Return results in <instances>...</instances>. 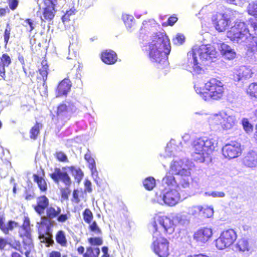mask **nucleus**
<instances>
[{
  "label": "nucleus",
  "instance_id": "nucleus-2",
  "mask_svg": "<svg viewBox=\"0 0 257 257\" xmlns=\"http://www.w3.org/2000/svg\"><path fill=\"white\" fill-rule=\"evenodd\" d=\"M186 221V217L180 214H177L171 217L167 216H158L154 218L152 223L154 233L156 237L162 232L170 233L173 231L174 226L183 225Z\"/></svg>",
  "mask_w": 257,
  "mask_h": 257
},
{
  "label": "nucleus",
  "instance_id": "nucleus-25",
  "mask_svg": "<svg viewBox=\"0 0 257 257\" xmlns=\"http://www.w3.org/2000/svg\"><path fill=\"white\" fill-rule=\"evenodd\" d=\"M55 7L54 5H48L43 8L42 16L40 17L42 21L45 22L53 19L56 12Z\"/></svg>",
  "mask_w": 257,
  "mask_h": 257
},
{
  "label": "nucleus",
  "instance_id": "nucleus-53",
  "mask_svg": "<svg viewBox=\"0 0 257 257\" xmlns=\"http://www.w3.org/2000/svg\"><path fill=\"white\" fill-rule=\"evenodd\" d=\"M72 202L78 204L80 202V200L79 197V191L77 189H74L72 193V198L71 199Z\"/></svg>",
  "mask_w": 257,
  "mask_h": 257
},
{
  "label": "nucleus",
  "instance_id": "nucleus-41",
  "mask_svg": "<svg viewBox=\"0 0 257 257\" xmlns=\"http://www.w3.org/2000/svg\"><path fill=\"white\" fill-rule=\"evenodd\" d=\"M82 215L83 219L86 223L90 224L93 218V215L92 211L89 208L84 209Z\"/></svg>",
  "mask_w": 257,
  "mask_h": 257
},
{
  "label": "nucleus",
  "instance_id": "nucleus-34",
  "mask_svg": "<svg viewBox=\"0 0 257 257\" xmlns=\"http://www.w3.org/2000/svg\"><path fill=\"white\" fill-rule=\"evenodd\" d=\"M84 159L88 164V167L90 170L91 174L93 175L97 173L95 162L91 155L89 153L86 154L84 155Z\"/></svg>",
  "mask_w": 257,
  "mask_h": 257
},
{
  "label": "nucleus",
  "instance_id": "nucleus-3",
  "mask_svg": "<svg viewBox=\"0 0 257 257\" xmlns=\"http://www.w3.org/2000/svg\"><path fill=\"white\" fill-rule=\"evenodd\" d=\"M225 88L220 80L212 78L205 83L203 87L197 88L196 92L205 100H219L224 96Z\"/></svg>",
  "mask_w": 257,
  "mask_h": 257
},
{
  "label": "nucleus",
  "instance_id": "nucleus-36",
  "mask_svg": "<svg viewBox=\"0 0 257 257\" xmlns=\"http://www.w3.org/2000/svg\"><path fill=\"white\" fill-rule=\"evenodd\" d=\"M100 249L98 247L92 248L91 246L86 248V252L83 253V257H98Z\"/></svg>",
  "mask_w": 257,
  "mask_h": 257
},
{
  "label": "nucleus",
  "instance_id": "nucleus-5",
  "mask_svg": "<svg viewBox=\"0 0 257 257\" xmlns=\"http://www.w3.org/2000/svg\"><path fill=\"white\" fill-rule=\"evenodd\" d=\"M75 109L74 103L69 102L66 105L63 102L58 105L56 112L53 113L51 111L50 116L55 123L63 126L70 120L71 114L74 112Z\"/></svg>",
  "mask_w": 257,
  "mask_h": 257
},
{
  "label": "nucleus",
  "instance_id": "nucleus-23",
  "mask_svg": "<svg viewBox=\"0 0 257 257\" xmlns=\"http://www.w3.org/2000/svg\"><path fill=\"white\" fill-rule=\"evenodd\" d=\"M219 51L222 57L227 60H232L236 56V53L234 50L224 43L220 44Z\"/></svg>",
  "mask_w": 257,
  "mask_h": 257
},
{
  "label": "nucleus",
  "instance_id": "nucleus-63",
  "mask_svg": "<svg viewBox=\"0 0 257 257\" xmlns=\"http://www.w3.org/2000/svg\"><path fill=\"white\" fill-rule=\"evenodd\" d=\"M187 257H209L207 255L204 253L190 254Z\"/></svg>",
  "mask_w": 257,
  "mask_h": 257
},
{
  "label": "nucleus",
  "instance_id": "nucleus-58",
  "mask_svg": "<svg viewBox=\"0 0 257 257\" xmlns=\"http://www.w3.org/2000/svg\"><path fill=\"white\" fill-rule=\"evenodd\" d=\"M41 45L40 43L38 44H34L31 46V50L35 54H37L40 51Z\"/></svg>",
  "mask_w": 257,
  "mask_h": 257
},
{
  "label": "nucleus",
  "instance_id": "nucleus-60",
  "mask_svg": "<svg viewBox=\"0 0 257 257\" xmlns=\"http://www.w3.org/2000/svg\"><path fill=\"white\" fill-rule=\"evenodd\" d=\"M61 253L57 250H52L47 255V257H61Z\"/></svg>",
  "mask_w": 257,
  "mask_h": 257
},
{
  "label": "nucleus",
  "instance_id": "nucleus-7",
  "mask_svg": "<svg viewBox=\"0 0 257 257\" xmlns=\"http://www.w3.org/2000/svg\"><path fill=\"white\" fill-rule=\"evenodd\" d=\"M246 24L243 22L236 21L227 32V37L233 42L243 43L249 35Z\"/></svg>",
  "mask_w": 257,
  "mask_h": 257
},
{
  "label": "nucleus",
  "instance_id": "nucleus-24",
  "mask_svg": "<svg viewBox=\"0 0 257 257\" xmlns=\"http://www.w3.org/2000/svg\"><path fill=\"white\" fill-rule=\"evenodd\" d=\"M20 236L22 238L26 237L28 241L32 240L30 220L28 217L24 218L23 224L20 227Z\"/></svg>",
  "mask_w": 257,
  "mask_h": 257
},
{
  "label": "nucleus",
  "instance_id": "nucleus-18",
  "mask_svg": "<svg viewBox=\"0 0 257 257\" xmlns=\"http://www.w3.org/2000/svg\"><path fill=\"white\" fill-rule=\"evenodd\" d=\"M213 235L212 230L210 228L203 227L198 229L194 234V238L201 243H206L211 239Z\"/></svg>",
  "mask_w": 257,
  "mask_h": 257
},
{
  "label": "nucleus",
  "instance_id": "nucleus-27",
  "mask_svg": "<svg viewBox=\"0 0 257 257\" xmlns=\"http://www.w3.org/2000/svg\"><path fill=\"white\" fill-rule=\"evenodd\" d=\"M5 217L4 215H0V229L6 234H8L10 231L13 230L15 227L18 225V223L13 220H9L7 224H5Z\"/></svg>",
  "mask_w": 257,
  "mask_h": 257
},
{
  "label": "nucleus",
  "instance_id": "nucleus-29",
  "mask_svg": "<svg viewBox=\"0 0 257 257\" xmlns=\"http://www.w3.org/2000/svg\"><path fill=\"white\" fill-rule=\"evenodd\" d=\"M11 63V58L10 56L7 54H3L0 57V76L5 78L6 75L5 67H8Z\"/></svg>",
  "mask_w": 257,
  "mask_h": 257
},
{
  "label": "nucleus",
  "instance_id": "nucleus-21",
  "mask_svg": "<svg viewBox=\"0 0 257 257\" xmlns=\"http://www.w3.org/2000/svg\"><path fill=\"white\" fill-rule=\"evenodd\" d=\"M101 61L106 64L112 65L117 61L116 53L111 49H106L102 51L100 55Z\"/></svg>",
  "mask_w": 257,
  "mask_h": 257
},
{
  "label": "nucleus",
  "instance_id": "nucleus-31",
  "mask_svg": "<svg viewBox=\"0 0 257 257\" xmlns=\"http://www.w3.org/2000/svg\"><path fill=\"white\" fill-rule=\"evenodd\" d=\"M68 168L71 172L72 176L74 177L76 182L78 184L80 183L84 176V174L81 169L80 168H76L73 166H70Z\"/></svg>",
  "mask_w": 257,
  "mask_h": 257
},
{
  "label": "nucleus",
  "instance_id": "nucleus-35",
  "mask_svg": "<svg viewBox=\"0 0 257 257\" xmlns=\"http://www.w3.org/2000/svg\"><path fill=\"white\" fill-rule=\"evenodd\" d=\"M56 241L62 246H66L67 243L65 232L63 230H59L55 235Z\"/></svg>",
  "mask_w": 257,
  "mask_h": 257
},
{
  "label": "nucleus",
  "instance_id": "nucleus-39",
  "mask_svg": "<svg viewBox=\"0 0 257 257\" xmlns=\"http://www.w3.org/2000/svg\"><path fill=\"white\" fill-rule=\"evenodd\" d=\"M252 74L253 72L251 71V69L247 67H243L239 72L238 80L242 78H249L252 77Z\"/></svg>",
  "mask_w": 257,
  "mask_h": 257
},
{
  "label": "nucleus",
  "instance_id": "nucleus-33",
  "mask_svg": "<svg viewBox=\"0 0 257 257\" xmlns=\"http://www.w3.org/2000/svg\"><path fill=\"white\" fill-rule=\"evenodd\" d=\"M245 92L251 98L257 99V82H252L247 87Z\"/></svg>",
  "mask_w": 257,
  "mask_h": 257
},
{
  "label": "nucleus",
  "instance_id": "nucleus-11",
  "mask_svg": "<svg viewBox=\"0 0 257 257\" xmlns=\"http://www.w3.org/2000/svg\"><path fill=\"white\" fill-rule=\"evenodd\" d=\"M152 249L159 257H168L169 254V242L164 237L157 238L152 244Z\"/></svg>",
  "mask_w": 257,
  "mask_h": 257
},
{
  "label": "nucleus",
  "instance_id": "nucleus-30",
  "mask_svg": "<svg viewBox=\"0 0 257 257\" xmlns=\"http://www.w3.org/2000/svg\"><path fill=\"white\" fill-rule=\"evenodd\" d=\"M43 127L41 122H36L35 124L30 128L29 134L30 138L33 140H36L40 134V130Z\"/></svg>",
  "mask_w": 257,
  "mask_h": 257
},
{
  "label": "nucleus",
  "instance_id": "nucleus-44",
  "mask_svg": "<svg viewBox=\"0 0 257 257\" xmlns=\"http://www.w3.org/2000/svg\"><path fill=\"white\" fill-rule=\"evenodd\" d=\"M23 244L24 245V248L26 249L25 252V256L26 257H30V254L32 249L34 248V245L32 240L28 241L26 242L24 240L23 241Z\"/></svg>",
  "mask_w": 257,
  "mask_h": 257
},
{
  "label": "nucleus",
  "instance_id": "nucleus-37",
  "mask_svg": "<svg viewBox=\"0 0 257 257\" xmlns=\"http://www.w3.org/2000/svg\"><path fill=\"white\" fill-rule=\"evenodd\" d=\"M247 12L249 15L257 18V0L249 3Z\"/></svg>",
  "mask_w": 257,
  "mask_h": 257
},
{
  "label": "nucleus",
  "instance_id": "nucleus-16",
  "mask_svg": "<svg viewBox=\"0 0 257 257\" xmlns=\"http://www.w3.org/2000/svg\"><path fill=\"white\" fill-rule=\"evenodd\" d=\"M49 65L47 60L44 58L42 61L41 63V67L39 68L38 71L42 77L43 80V90L41 91V88H39V92L41 95L43 96L47 94V86L46 85V82L47 79L48 71H49Z\"/></svg>",
  "mask_w": 257,
  "mask_h": 257
},
{
  "label": "nucleus",
  "instance_id": "nucleus-15",
  "mask_svg": "<svg viewBox=\"0 0 257 257\" xmlns=\"http://www.w3.org/2000/svg\"><path fill=\"white\" fill-rule=\"evenodd\" d=\"M162 199L165 204L172 206L175 205L180 201L181 196L177 190L171 189L163 194Z\"/></svg>",
  "mask_w": 257,
  "mask_h": 257
},
{
  "label": "nucleus",
  "instance_id": "nucleus-22",
  "mask_svg": "<svg viewBox=\"0 0 257 257\" xmlns=\"http://www.w3.org/2000/svg\"><path fill=\"white\" fill-rule=\"evenodd\" d=\"M243 43L245 46V49L248 54L253 55L257 52L256 37L249 34Z\"/></svg>",
  "mask_w": 257,
  "mask_h": 257
},
{
  "label": "nucleus",
  "instance_id": "nucleus-28",
  "mask_svg": "<svg viewBox=\"0 0 257 257\" xmlns=\"http://www.w3.org/2000/svg\"><path fill=\"white\" fill-rule=\"evenodd\" d=\"M244 166L249 168L257 166V154L254 152H249L243 159Z\"/></svg>",
  "mask_w": 257,
  "mask_h": 257
},
{
  "label": "nucleus",
  "instance_id": "nucleus-13",
  "mask_svg": "<svg viewBox=\"0 0 257 257\" xmlns=\"http://www.w3.org/2000/svg\"><path fill=\"white\" fill-rule=\"evenodd\" d=\"M222 153L224 158L227 159L236 158L242 154L241 145L236 142H232L222 147Z\"/></svg>",
  "mask_w": 257,
  "mask_h": 257
},
{
  "label": "nucleus",
  "instance_id": "nucleus-38",
  "mask_svg": "<svg viewBox=\"0 0 257 257\" xmlns=\"http://www.w3.org/2000/svg\"><path fill=\"white\" fill-rule=\"evenodd\" d=\"M143 185L147 190H151L156 185V180L152 177H147L144 180Z\"/></svg>",
  "mask_w": 257,
  "mask_h": 257
},
{
  "label": "nucleus",
  "instance_id": "nucleus-64",
  "mask_svg": "<svg viewBox=\"0 0 257 257\" xmlns=\"http://www.w3.org/2000/svg\"><path fill=\"white\" fill-rule=\"evenodd\" d=\"M84 247L83 246H79L77 248V251L79 254H83L84 253Z\"/></svg>",
  "mask_w": 257,
  "mask_h": 257
},
{
  "label": "nucleus",
  "instance_id": "nucleus-51",
  "mask_svg": "<svg viewBox=\"0 0 257 257\" xmlns=\"http://www.w3.org/2000/svg\"><path fill=\"white\" fill-rule=\"evenodd\" d=\"M76 10L75 9L72 10L70 9L69 11H67L65 14L62 17V20L63 22L65 21H69V17L71 15H74L75 13Z\"/></svg>",
  "mask_w": 257,
  "mask_h": 257
},
{
  "label": "nucleus",
  "instance_id": "nucleus-59",
  "mask_svg": "<svg viewBox=\"0 0 257 257\" xmlns=\"http://www.w3.org/2000/svg\"><path fill=\"white\" fill-rule=\"evenodd\" d=\"M10 12V10L7 6L5 8H0V17L2 18L6 16Z\"/></svg>",
  "mask_w": 257,
  "mask_h": 257
},
{
  "label": "nucleus",
  "instance_id": "nucleus-50",
  "mask_svg": "<svg viewBox=\"0 0 257 257\" xmlns=\"http://www.w3.org/2000/svg\"><path fill=\"white\" fill-rule=\"evenodd\" d=\"M24 22L26 23L24 25V27L27 28L29 32H31L34 29L33 21L31 19L27 18L25 20Z\"/></svg>",
  "mask_w": 257,
  "mask_h": 257
},
{
  "label": "nucleus",
  "instance_id": "nucleus-61",
  "mask_svg": "<svg viewBox=\"0 0 257 257\" xmlns=\"http://www.w3.org/2000/svg\"><path fill=\"white\" fill-rule=\"evenodd\" d=\"M8 244V242L6 239L0 237V249H4Z\"/></svg>",
  "mask_w": 257,
  "mask_h": 257
},
{
  "label": "nucleus",
  "instance_id": "nucleus-48",
  "mask_svg": "<svg viewBox=\"0 0 257 257\" xmlns=\"http://www.w3.org/2000/svg\"><path fill=\"white\" fill-rule=\"evenodd\" d=\"M178 21V18L175 15L170 16L165 23H163V26H173Z\"/></svg>",
  "mask_w": 257,
  "mask_h": 257
},
{
  "label": "nucleus",
  "instance_id": "nucleus-1",
  "mask_svg": "<svg viewBox=\"0 0 257 257\" xmlns=\"http://www.w3.org/2000/svg\"><path fill=\"white\" fill-rule=\"evenodd\" d=\"M149 57L156 63V67L163 69L169 65L167 54L170 52V40L166 34L156 33L147 44Z\"/></svg>",
  "mask_w": 257,
  "mask_h": 257
},
{
  "label": "nucleus",
  "instance_id": "nucleus-57",
  "mask_svg": "<svg viewBox=\"0 0 257 257\" xmlns=\"http://www.w3.org/2000/svg\"><path fill=\"white\" fill-rule=\"evenodd\" d=\"M11 247L15 250L19 251L22 253H23L22 245L19 241H15L13 244L11 245Z\"/></svg>",
  "mask_w": 257,
  "mask_h": 257
},
{
  "label": "nucleus",
  "instance_id": "nucleus-62",
  "mask_svg": "<svg viewBox=\"0 0 257 257\" xmlns=\"http://www.w3.org/2000/svg\"><path fill=\"white\" fill-rule=\"evenodd\" d=\"M210 195L213 197H223L225 196V193L223 192H212Z\"/></svg>",
  "mask_w": 257,
  "mask_h": 257
},
{
  "label": "nucleus",
  "instance_id": "nucleus-47",
  "mask_svg": "<svg viewBox=\"0 0 257 257\" xmlns=\"http://www.w3.org/2000/svg\"><path fill=\"white\" fill-rule=\"evenodd\" d=\"M55 157L60 162H67L68 159L67 156L62 152H57L55 154Z\"/></svg>",
  "mask_w": 257,
  "mask_h": 257
},
{
  "label": "nucleus",
  "instance_id": "nucleus-26",
  "mask_svg": "<svg viewBox=\"0 0 257 257\" xmlns=\"http://www.w3.org/2000/svg\"><path fill=\"white\" fill-rule=\"evenodd\" d=\"M42 176H40L38 174H34L33 178L34 181L37 183V186L41 192H46L48 190L47 183L44 179L45 172L43 169H42Z\"/></svg>",
  "mask_w": 257,
  "mask_h": 257
},
{
  "label": "nucleus",
  "instance_id": "nucleus-4",
  "mask_svg": "<svg viewBox=\"0 0 257 257\" xmlns=\"http://www.w3.org/2000/svg\"><path fill=\"white\" fill-rule=\"evenodd\" d=\"M193 157L196 162L203 163L209 158L215 149L214 143L212 139L200 138L193 141L192 143Z\"/></svg>",
  "mask_w": 257,
  "mask_h": 257
},
{
  "label": "nucleus",
  "instance_id": "nucleus-45",
  "mask_svg": "<svg viewBox=\"0 0 257 257\" xmlns=\"http://www.w3.org/2000/svg\"><path fill=\"white\" fill-rule=\"evenodd\" d=\"M88 241L92 245H100L103 243L102 239L99 237H90L88 239Z\"/></svg>",
  "mask_w": 257,
  "mask_h": 257
},
{
  "label": "nucleus",
  "instance_id": "nucleus-49",
  "mask_svg": "<svg viewBox=\"0 0 257 257\" xmlns=\"http://www.w3.org/2000/svg\"><path fill=\"white\" fill-rule=\"evenodd\" d=\"M9 5V9L11 11H15L19 6V0H7Z\"/></svg>",
  "mask_w": 257,
  "mask_h": 257
},
{
  "label": "nucleus",
  "instance_id": "nucleus-8",
  "mask_svg": "<svg viewBox=\"0 0 257 257\" xmlns=\"http://www.w3.org/2000/svg\"><path fill=\"white\" fill-rule=\"evenodd\" d=\"M50 178L55 182L61 181L66 187L60 189L61 195L62 199L67 200L70 194L71 190L69 187L71 184V180L66 172H62L59 168H55L54 173L49 175Z\"/></svg>",
  "mask_w": 257,
  "mask_h": 257
},
{
  "label": "nucleus",
  "instance_id": "nucleus-17",
  "mask_svg": "<svg viewBox=\"0 0 257 257\" xmlns=\"http://www.w3.org/2000/svg\"><path fill=\"white\" fill-rule=\"evenodd\" d=\"M171 170L175 175L188 176L191 174L190 168L181 160L174 161L171 165Z\"/></svg>",
  "mask_w": 257,
  "mask_h": 257
},
{
  "label": "nucleus",
  "instance_id": "nucleus-10",
  "mask_svg": "<svg viewBox=\"0 0 257 257\" xmlns=\"http://www.w3.org/2000/svg\"><path fill=\"white\" fill-rule=\"evenodd\" d=\"M209 120L212 124L220 125L225 130L231 128L235 123L234 117L228 115L224 112L213 114L209 118Z\"/></svg>",
  "mask_w": 257,
  "mask_h": 257
},
{
  "label": "nucleus",
  "instance_id": "nucleus-6",
  "mask_svg": "<svg viewBox=\"0 0 257 257\" xmlns=\"http://www.w3.org/2000/svg\"><path fill=\"white\" fill-rule=\"evenodd\" d=\"M192 53L193 58V69L194 71L197 73H200L202 70L197 61V56L203 61L215 57L216 54L215 49L210 45H202L198 48L193 49Z\"/></svg>",
  "mask_w": 257,
  "mask_h": 257
},
{
  "label": "nucleus",
  "instance_id": "nucleus-32",
  "mask_svg": "<svg viewBox=\"0 0 257 257\" xmlns=\"http://www.w3.org/2000/svg\"><path fill=\"white\" fill-rule=\"evenodd\" d=\"M235 248L238 251H248L249 249V243L246 239L241 238L238 240L235 244Z\"/></svg>",
  "mask_w": 257,
  "mask_h": 257
},
{
  "label": "nucleus",
  "instance_id": "nucleus-19",
  "mask_svg": "<svg viewBox=\"0 0 257 257\" xmlns=\"http://www.w3.org/2000/svg\"><path fill=\"white\" fill-rule=\"evenodd\" d=\"M49 205V199L44 195L39 196L36 198V203L33 205L34 210L39 215L43 214Z\"/></svg>",
  "mask_w": 257,
  "mask_h": 257
},
{
  "label": "nucleus",
  "instance_id": "nucleus-40",
  "mask_svg": "<svg viewBox=\"0 0 257 257\" xmlns=\"http://www.w3.org/2000/svg\"><path fill=\"white\" fill-rule=\"evenodd\" d=\"M241 124L244 131L247 134L251 133L253 131V126L249 121L247 118H243L241 120Z\"/></svg>",
  "mask_w": 257,
  "mask_h": 257
},
{
  "label": "nucleus",
  "instance_id": "nucleus-12",
  "mask_svg": "<svg viewBox=\"0 0 257 257\" xmlns=\"http://www.w3.org/2000/svg\"><path fill=\"white\" fill-rule=\"evenodd\" d=\"M61 212L62 209L60 206L55 205L49 206L46 210V217L50 219L56 218L58 222L63 223L68 220L70 214L68 212L61 214Z\"/></svg>",
  "mask_w": 257,
  "mask_h": 257
},
{
  "label": "nucleus",
  "instance_id": "nucleus-52",
  "mask_svg": "<svg viewBox=\"0 0 257 257\" xmlns=\"http://www.w3.org/2000/svg\"><path fill=\"white\" fill-rule=\"evenodd\" d=\"M185 41V37L182 34H177L173 39L174 44L176 45H181Z\"/></svg>",
  "mask_w": 257,
  "mask_h": 257
},
{
  "label": "nucleus",
  "instance_id": "nucleus-46",
  "mask_svg": "<svg viewBox=\"0 0 257 257\" xmlns=\"http://www.w3.org/2000/svg\"><path fill=\"white\" fill-rule=\"evenodd\" d=\"M202 206H194L189 208V213L192 215L201 214Z\"/></svg>",
  "mask_w": 257,
  "mask_h": 257
},
{
  "label": "nucleus",
  "instance_id": "nucleus-54",
  "mask_svg": "<svg viewBox=\"0 0 257 257\" xmlns=\"http://www.w3.org/2000/svg\"><path fill=\"white\" fill-rule=\"evenodd\" d=\"M163 181L168 185H172L175 182L174 177L171 175H167L163 178Z\"/></svg>",
  "mask_w": 257,
  "mask_h": 257
},
{
  "label": "nucleus",
  "instance_id": "nucleus-20",
  "mask_svg": "<svg viewBox=\"0 0 257 257\" xmlns=\"http://www.w3.org/2000/svg\"><path fill=\"white\" fill-rule=\"evenodd\" d=\"M72 86V83L68 78H64L58 84L56 88V97H61L67 96L70 91Z\"/></svg>",
  "mask_w": 257,
  "mask_h": 257
},
{
  "label": "nucleus",
  "instance_id": "nucleus-55",
  "mask_svg": "<svg viewBox=\"0 0 257 257\" xmlns=\"http://www.w3.org/2000/svg\"><path fill=\"white\" fill-rule=\"evenodd\" d=\"M89 229L90 231L96 232L98 233H101V230L98 227L96 221H93L90 225L89 226Z\"/></svg>",
  "mask_w": 257,
  "mask_h": 257
},
{
  "label": "nucleus",
  "instance_id": "nucleus-42",
  "mask_svg": "<svg viewBox=\"0 0 257 257\" xmlns=\"http://www.w3.org/2000/svg\"><path fill=\"white\" fill-rule=\"evenodd\" d=\"M11 30L12 29L10 27V24L9 23L7 24L6 28L5 29L3 35L5 47H6L7 45L8 44L10 38Z\"/></svg>",
  "mask_w": 257,
  "mask_h": 257
},
{
  "label": "nucleus",
  "instance_id": "nucleus-43",
  "mask_svg": "<svg viewBox=\"0 0 257 257\" xmlns=\"http://www.w3.org/2000/svg\"><path fill=\"white\" fill-rule=\"evenodd\" d=\"M213 210L212 208L208 207H202L201 214L205 218L211 217L213 215Z\"/></svg>",
  "mask_w": 257,
  "mask_h": 257
},
{
  "label": "nucleus",
  "instance_id": "nucleus-9",
  "mask_svg": "<svg viewBox=\"0 0 257 257\" xmlns=\"http://www.w3.org/2000/svg\"><path fill=\"white\" fill-rule=\"evenodd\" d=\"M236 238L237 234L234 229H226L222 231L215 240V244L217 249L223 250L231 246Z\"/></svg>",
  "mask_w": 257,
  "mask_h": 257
},
{
  "label": "nucleus",
  "instance_id": "nucleus-14",
  "mask_svg": "<svg viewBox=\"0 0 257 257\" xmlns=\"http://www.w3.org/2000/svg\"><path fill=\"white\" fill-rule=\"evenodd\" d=\"M212 21L216 30L220 32L224 31L231 22L227 14L225 13H217L213 15Z\"/></svg>",
  "mask_w": 257,
  "mask_h": 257
},
{
  "label": "nucleus",
  "instance_id": "nucleus-56",
  "mask_svg": "<svg viewBox=\"0 0 257 257\" xmlns=\"http://www.w3.org/2000/svg\"><path fill=\"white\" fill-rule=\"evenodd\" d=\"M84 187H85V191L86 192H88L89 193L92 192V188H91V182L90 180L88 179H86L84 181Z\"/></svg>",
  "mask_w": 257,
  "mask_h": 257
}]
</instances>
